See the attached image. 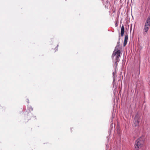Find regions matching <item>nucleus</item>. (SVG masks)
I'll list each match as a JSON object with an SVG mask.
<instances>
[{
	"instance_id": "f257e3e1",
	"label": "nucleus",
	"mask_w": 150,
	"mask_h": 150,
	"mask_svg": "<svg viewBox=\"0 0 150 150\" xmlns=\"http://www.w3.org/2000/svg\"><path fill=\"white\" fill-rule=\"evenodd\" d=\"M144 140L141 137L138 139L136 141L134 145L135 150H138L144 144Z\"/></svg>"
},
{
	"instance_id": "f03ea898",
	"label": "nucleus",
	"mask_w": 150,
	"mask_h": 150,
	"mask_svg": "<svg viewBox=\"0 0 150 150\" xmlns=\"http://www.w3.org/2000/svg\"><path fill=\"white\" fill-rule=\"evenodd\" d=\"M150 26V18L149 17L147 18L145 23L144 29H143V34L146 35L149 30Z\"/></svg>"
},
{
	"instance_id": "7ed1b4c3",
	"label": "nucleus",
	"mask_w": 150,
	"mask_h": 150,
	"mask_svg": "<svg viewBox=\"0 0 150 150\" xmlns=\"http://www.w3.org/2000/svg\"><path fill=\"white\" fill-rule=\"evenodd\" d=\"M140 116L138 113L135 115L134 120V124L135 126L139 125V122L140 120Z\"/></svg>"
},
{
	"instance_id": "20e7f679",
	"label": "nucleus",
	"mask_w": 150,
	"mask_h": 150,
	"mask_svg": "<svg viewBox=\"0 0 150 150\" xmlns=\"http://www.w3.org/2000/svg\"><path fill=\"white\" fill-rule=\"evenodd\" d=\"M120 50H118L115 53L113 52L112 54V57H113L114 56L116 55V58L117 59H117H118L119 57H120Z\"/></svg>"
},
{
	"instance_id": "39448f33",
	"label": "nucleus",
	"mask_w": 150,
	"mask_h": 150,
	"mask_svg": "<svg viewBox=\"0 0 150 150\" xmlns=\"http://www.w3.org/2000/svg\"><path fill=\"white\" fill-rule=\"evenodd\" d=\"M128 40V36L127 35H126L125 37L124 42L123 43L124 46H125L127 43V41Z\"/></svg>"
},
{
	"instance_id": "423d86ee",
	"label": "nucleus",
	"mask_w": 150,
	"mask_h": 150,
	"mask_svg": "<svg viewBox=\"0 0 150 150\" xmlns=\"http://www.w3.org/2000/svg\"><path fill=\"white\" fill-rule=\"evenodd\" d=\"M124 32V28L123 25L121 27V35L122 36H123Z\"/></svg>"
},
{
	"instance_id": "0eeeda50",
	"label": "nucleus",
	"mask_w": 150,
	"mask_h": 150,
	"mask_svg": "<svg viewBox=\"0 0 150 150\" xmlns=\"http://www.w3.org/2000/svg\"><path fill=\"white\" fill-rule=\"evenodd\" d=\"M118 61H119V58L118 59H117H117H116V61L115 62L116 64H117V62H118Z\"/></svg>"
},
{
	"instance_id": "6e6552de",
	"label": "nucleus",
	"mask_w": 150,
	"mask_h": 150,
	"mask_svg": "<svg viewBox=\"0 0 150 150\" xmlns=\"http://www.w3.org/2000/svg\"><path fill=\"white\" fill-rule=\"evenodd\" d=\"M119 37H120L119 39H120V36H119Z\"/></svg>"
}]
</instances>
